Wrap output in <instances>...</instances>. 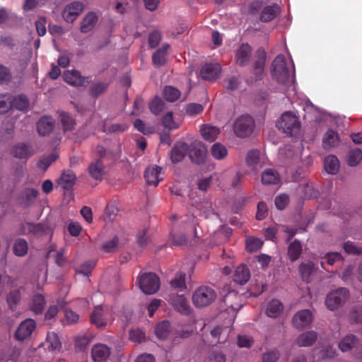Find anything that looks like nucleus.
<instances>
[{
    "mask_svg": "<svg viewBox=\"0 0 362 362\" xmlns=\"http://www.w3.org/2000/svg\"><path fill=\"white\" fill-rule=\"evenodd\" d=\"M46 305V300L42 294L35 295L30 304V310L35 314L39 315L42 313Z\"/></svg>",
    "mask_w": 362,
    "mask_h": 362,
    "instance_id": "obj_31",
    "label": "nucleus"
},
{
    "mask_svg": "<svg viewBox=\"0 0 362 362\" xmlns=\"http://www.w3.org/2000/svg\"><path fill=\"white\" fill-rule=\"evenodd\" d=\"M349 320L353 323H362V308H353L349 313Z\"/></svg>",
    "mask_w": 362,
    "mask_h": 362,
    "instance_id": "obj_64",
    "label": "nucleus"
},
{
    "mask_svg": "<svg viewBox=\"0 0 362 362\" xmlns=\"http://www.w3.org/2000/svg\"><path fill=\"white\" fill-rule=\"evenodd\" d=\"M110 354V350L105 344H97L92 349V358L95 362H105Z\"/></svg>",
    "mask_w": 362,
    "mask_h": 362,
    "instance_id": "obj_20",
    "label": "nucleus"
},
{
    "mask_svg": "<svg viewBox=\"0 0 362 362\" xmlns=\"http://www.w3.org/2000/svg\"><path fill=\"white\" fill-rule=\"evenodd\" d=\"M189 146L188 156L192 163H203L206 158L207 150L202 141L195 140Z\"/></svg>",
    "mask_w": 362,
    "mask_h": 362,
    "instance_id": "obj_7",
    "label": "nucleus"
},
{
    "mask_svg": "<svg viewBox=\"0 0 362 362\" xmlns=\"http://www.w3.org/2000/svg\"><path fill=\"white\" fill-rule=\"evenodd\" d=\"M252 49L248 44H242L237 49L236 63L240 66H247L250 62Z\"/></svg>",
    "mask_w": 362,
    "mask_h": 362,
    "instance_id": "obj_14",
    "label": "nucleus"
},
{
    "mask_svg": "<svg viewBox=\"0 0 362 362\" xmlns=\"http://www.w3.org/2000/svg\"><path fill=\"white\" fill-rule=\"evenodd\" d=\"M246 162L248 166L252 169H256L259 165V152L256 150H252L247 153Z\"/></svg>",
    "mask_w": 362,
    "mask_h": 362,
    "instance_id": "obj_45",
    "label": "nucleus"
},
{
    "mask_svg": "<svg viewBox=\"0 0 362 362\" xmlns=\"http://www.w3.org/2000/svg\"><path fill=\"white\" fill-rule=\"evenodd\" d=\"M280 8L277 4L266 6L260 15V20L262 22H269L273 20L279 13Z\"/></svg>",
    "mask_w": 362,
    "mask_h": 362,
    "instance_id": "obj_30",
    "label": "nucleus"
},
{
    "mask_svg": "<svg viewBox=\"0 0 362 362\" xmlns=\"http://www.w3.org/2000/svg\"><path fill=\"white\" fill-rule=\"evenodd\" d=\"M163 95L168 101L174 102L180 96V92L175 87L166 86L163 90Z\"/></svg>",
    "mask_w": 362,
    "mask_h": 362,
    "instance_id": "obj_51",
    "label": "nucleus"
},
{
    "mask_svg": "<svg viewBox=\"0 0 362 362\" xmlns=\"http://www.w3.org/2000/svg\"><path fill=\"white\" fill-rule=\"evenodd\" d=\"M200 132L204 140L213 142L220 134L218 127L209 124H203L200 128Z\"/></svg>",
    "mask_w": 362,
    "mask_h": 362,
    "instance_id": "obj_25",
    "label": "nucleus"
},
{
    "mask_svg": "<svg viewBox=\"0 0 362 362\" xmlns=\"http://www.w3.org/2000/svg\"><path fill=\"white\" fill-rule=\"evenodd\" d=\"M42 346H45V349L49 351H56L60 349L61 342L55 332H49L45 341L42 344Z\"/></svg>",
    "mask_w": 362,
    "mask_h": 362,
    "instance_id": "obj_32",
    "label": "nucleus"
},
{
    "mask_svg": "<svg viewBox=\"0 0 362 362\" xmlns=\"http://www.w3.org/2000/svg\"><path fill=\"white\" fill-rule=\"evenodd\" d=\"M170 332V325L168 321H163L155 328V334L158 338L165 339Z\"/></svg>",
    "mask_w": 362,
    "mask_h": 362,
    "instance_id": "obj_40",
    "label": "nucleus"
},
{
    "mask_svg": "<svg viewBox=\"0 0 362 362\" xmlns=\"http://www.w3.org/2000/svg\"><path fill=\"white\" fill-rule=\"evenodd\" d=\"M221 70L218 63L205 64L201 69L200 76L205 81H214L218 77Z\"/></svg>",
    "mask_w": 362,
    "mask_h": 362,
    "instance_id": "obj_13",
    "label": "nucleus"
},
{
    "mask_svg": "<svg viewBox=\"0 0 362 362\" xmlns=\"http://www.w3.org/2000/svg\"><path fill=\"white\" fill-rule=\"evenodd\" d=\"M279 181V174L274 169H266L262 174V182L264 185H276L278 184Z\"/></svg>",
    "mask_w": 362,
    "mask_h": 362,
    "instance_id": "obj_29",
    "label": "nucleus"
},
{
    "mask_svg": "<svg viewBox=\"0 0 362 362\" xmlns=\"http://www.w3.org/2000/svg\"><path fill=\"white\" fill-rule=\"evenodd\" d=\"M163 125L169 130L176 129L179 127V124L176 123L172 115V112H169L165 114L162 119Z\"/></svg>",
    "mask_w": 362,
    "mask_h": 362,
    "instance_id": "obj_57",
    "label": "nucleus"
},
{
    "mask_svg": "<svg viewBox=\"0 0 362 362\" xmlns=\"http://www.w3.org/2000/svg\"><path fill=\"white\" fill-rule=\"evenodd\" d=\"M362 160V151L356 148L349 151L348 154V164L350 166L357 165Z\"/></svg>",
    "mask_w": 362,
    "mask_h": 362,
    "instance_id": "obj_48",
    "label": "nucleus"
},
{
    "mask_svg": "<svg viewBox=\"0 0 362 362\" xmlns=\"http://www.w3.org/2000/svg\"><path fill=\"white\" fill-rule=\"evenodd\" d=\"M262 245V242L257 238H248L246 240V250L250 252L258 250Z\"/></svg>",
    "mask_w": 362,
    "mask_h": 362,
    "instance_id": "obj_55",
    "label": "nucleus"
},
{
    "mask_svg": "<svg viewBox=\"0 0 362 362\" xmlns=\"http://www.w3.org/2000/svg\"><path fill=\"white\" fill-rule=\"evenodd\" d=\"M134 127L145 135L151 134L154 132L152 127L146 126L141 119H136L134 123Z\"/></svg>",
    "mask_w": 362,
    "mask_h": 362,
    "instance_id": "obj_60",
    "label": "nucleus"
},
{
    "mask_svg": "<svg viewBox=\"0 0 362 362\" xmlns=\"http://www.w3.org/2000/svg\"><path fill=\"white\" fill-rule=\"evenodd\" d=\"M325 170L331 175L336 174L339 168V163L337 158L334 156H329L325 158L324 161Z\"/></svg>",
    "mask_w": 362,
    "mask_h": 362,
    "instance_id": "obj_36",
    "label": "nucleus"
},
{
    "mask_svg": "<svg viewBox=\"0 0 362 362\" xmlns=\"http://www.w3.org/2000/svg\"><path fill=\"white\" fill-rule=\"evenodd\" d=\"M315 269V264L312 262H303L299 266V271L301 274L302 278L304 280H308L311 274L313 272Z\"/></svg>",
    "mask_w": 362,
    "mask_h": 362,
    "instance_id": "obj_47",
    "label": "nucleus"
},
{
    "mask_svg": "<svg viewBox=\"0 0 362 362\" xmlns=\"http://www.w3.org/2000/svg\"><path fill=\"white\" fill-rule=\"evenodd\" d=\"M302 252V245L300 243L295 240L288 247V255L291 261L298 259Z\"/></svg>",
    "mask_w": 362,
    "mask_h": 362,
    "instance_id": "obj_38",
    "label": "nucleus"
},
{
    "mask_svg": "<svg viewBox=\"0 0 362 362\" xmlns=\"http://www.w3.org/2000/svg\"><path fill=\"white\" fill-rule=\"evenodd\" d=\"M63 78L67 83L74 86H83L91 81V76L83 77L80 72L76 70L66 71Z\"/></svg>",
    "mask_w": 362,
    "mask_h": 362,
    "instance_id": "obj_11",
    "label": "nucleus"
},
{
    "mask_svg": "<svg viewBox=\"0 0 362 362\" xmlns=\"http://www.w3.org/2000/svg\"><path fill=\"white\" fill-rule=\"evenodd\" d=\"M48 231V228L42 223H33L26 222L22 224L21 233L23 235H33L40 236Z\"/></svg>",
    "mask_w": 362,
    "mask_h": 362,
    "instance_id": "obj_16",
    "label": "nucleus"
},
{
    "mask_svg": "<svg viewBox=\"0 0 362 362\" xmlns=\"http://www.w3.org/2000/svg\"><path fill=\"white\" fill-rule=\"evenodd\" d=\"M267 54L263 48H259L255 54L251 72L253 75V81H257L262 79L264 71Z\"/></svg>",
    "mask_w": 362,
    "mask_h": 362,
    "instance_id": "obj_8",
    "label": "nucleus"
},
{
    "mask_svg": "<svg viewBox=\"0 0 362 362\" xmlns=\"http://www.w3.org/2000/svg\"><path fill=\"white\" fill-rule=\"evenodd\" d=\"M13 250L18 257L25 256L28 250L27 241L23 238L16 239L14 242Z\"/></svg>",
    "mask_w": 362,
    "mask_h": 362,
    "instance_id": "obj_39",
    "label": "nucleus"
},
{
    "mask_svg": "<svg viewBox=\"0 0 362 362\" xmlns=\"http://www.w3.org/2000/svg\"><path fill=\"white\" fill-rule=\"evenodd\" d=\"M358 343L359 339L355 335L347 334L339 342L338 347L342 352H345L356 347Z\"/></svg>",
    "mask_w": 362,
    "mask_h": 362,
    "instance_id": "obj_27",
    "label": "nucleus"
},
{
    "mask_svg": "<svg viewBox=\"0 0 362 362\" xmlns=\"http://www.w3.org/2000/svg\"><path fill=\"white\" fill-rule=\"evenodd\" d=\"M94 262H86L83 264H81L76 269V272L78 274H83L84 276H88L90 273L92 269L94 267Z\"/></svg>",
    "mask_w": 362,
    "mask_h": 362,
    "instance_id": "obj_62",
    "label": "nucleus"
},
{
    "mask_svg": "<svg viewBox=\"0 0 362 362\" xmlns=\"http://www.w3.org/2000/svg\"><path fill=\"white\" fill-rule=\"evenodd\" d=\"M283 310V305L276 299L272 300L267 305V315L270 317H278Z\"/></svg>",
    "mask_w": 362,
    "mask_h": 362,
    "instance_id": "obj_37",
    "label": "nucleus"
},
{
    "mask_svg": "<svg viewBox=\"0 0 362 362\" xmlns=\"http://www.w3.org/2000/svg\"><path fill=\"white\" fill-rule=\"evenodd\" d=\"M54 120L50 117H42L37 123V130L41 136L49 135L54 129Z\"/></svg>",
    "mask_w": 362,
    "mask_h": 362,
    "instance_id": "obj_17",
    "label": "nucleus"
},
{
    "mask_svg": "<svg viewBox=\"0 0 362 362\" xmlns=\"http://www.w3.org/2000/svg\"><path fill=\"white\" fill-rule=\"evenodd\" d=\"M65 304L66 303L64 300L59 299L57 301L56 305H51L45 313V320H49L54 318L55 316L57 315L59 309L64 308L65 306Z\"/></svg>",
    "mask_w": 362,
    "mask_h": 362,
    "instance_id": "obj_43",
    "label": "nucleus"
},
{
    "mask_svg": "<svg viewBox=\"0 0 362 362\" xmlns=\"http://www.w3.org/2000/svg\"><path fill=\"white\" fill-rule=\"evenodd\" d=\"M211 155L216 159L221 160L227 156L226 148L220 143L214 144L211 149Z\"/></svg>",
    "mask_w": 362,
    "mask_h": 362,
    "instance_id": "obj_46",
    "label": "nucleus"
},
{
    "mask_svg": "<svg viewBox=\"0 0 362 362\" xmlns=\"http://www.w3.org/2000/svg\"><path fill=\"white\" fill-rule=\"evenodd\" d=\"M164 107L165 102L159 98H156L150 104V110L156 115H159L164 109Z\"/></svg>",
    "mask_w": 362,
    "mask_h": 362,
    "instance_id": "obj_58",
    "label": "nucleus"
},
{
    "mask_svg": "<svg viewBox=\"0 0 362 362\" xmlns=\"http://www.w3.org/2000/svg\"><path fill=\"white\" fill-rule=\"evenodd\" d=\"M240 296L235 291L228 292L225 296L221 304V309L228 312L233 316L236 311L240 310L242 304L240 301Z\"/></svg>",
    "mask_w": 362,
    "mask_h": 362,
    "instance_id": "obj_9",
    "label": "nucleus"
},
{
    "mask_svg": "<svg viewBox=\"0 0 362 362\" xmlns=\"http://www.w3.org/2000/svg\"><path fill=\"white\" fill-rule=\"evenodd\" d=\"M250 276V271L248 267L245 264H241L236 267L233 280L235 283L243 285L249 281Z\"/></svg>",
    "mask_w": 362,
    "mask_h": 362,
    "instance_id": "obj_22",
    "label": "nucleus"
},
{
    "mask_svg": "<svg viewBox=\"0 0 362 362\" xmlns=\"http://www.w3.org/2000/svg\"><path fill=\"white\" fill-rule=\"evenodd\" d=\"M255 129V121L249 115H243L238 117L233 123V132L240 138L250 136Z\"/></svg>",
    "mask_w": 362,
    "mask_h": 362,
    "instance_id": "obj_4",
    "label": "nucleus"
},
{
    "mask_svg": "<svg viewBox=\"0 0 362 362\" xmlns=\"http://www.w3.org/2000/svg\"><path fill=\"white\" fill-rule=\"evenodd\" d=\"M35 328L34 320L28 318L21 323L16 332V337L19 341H23L30 337Z\"/></svg>",
    "mask_w": 362,
    "mask_h": 362,
    "instance_id": "obj_15",
    "label": "nucleus"
},
{
    "mask_svg": "<svg viewBox=\"0 0 362 362\" xmlns=\"http://www.w3.org/2000/svg\"><path fill=\"white\" fill-rule=\"evenodd\" d=\"M61 122L64 132L73 130L76 124L71 116L66 113L61 115Z\"/></svg>",
    "mask_w": 362,
    "mask_h": 362,
    "instance_id": "obj_53",
    "label": "nucleus"
},
{
    "mask_svg": "<svg viewBox=\"0 0 362 362\" xmlns=\"http://www.w3.org/2000/svg\"><path fill=\"white\" fill-rule=\"evenodd\" d=\"M317 339V333L313 330L303 332L296 339L299 346H310Z\"/></svg>",
    "mask_w": 362,
    "mask_h": 362,
    "instance_id": "obj_23",
    "label": "nucleus"
},
{
    "mask_svg": "<svg viewBox=\"0 0 362 362\" xmlns=\"http://www.w3.org/2000/svg\"><path fill=\"white\" fill-rule=\"evenodd\" d=\"M349 298V290L342 287L330 291L327 295L325 304L329 310L334 311L342 307Z\"/></svg>",
    "mask_w": 362,
    "mask_h": 362,
    "instance_id": "obj_3",
    "label": "nucleus"
},
{
    "mask_svg": "<svg viewBox=\"0 0 362 362\" xmlns=\"http://www.w3.org/2000/svg\"><path fill=\"white\" fill-rule=\"evenodd\" d=\"M276 127L288 136L297 134L300 128L298 117L292 112H285L278 120Z\"/></svg>",
    "mask_w": 362,
    "mask_h": 362,
    "instance_id": "obj_1",
    "label": "nucleus"
},
{
    "mask_svg": "<svg viewBox=\"0 0 362 362\" xmlns=\"http://www.w3.org/2000/svg\"><path fill=\"white\" fill-rule=\"evenodd\" d=\"M22 290V288L14 289L13 291H11L8 294L6 298L7 303L10 308H11L12 310H13L16 308V305L20 301Z\"/></svg>",
    "mask_w": 362,
    "mask_h": 362,
    "instance_id": "obj_42",
    "label": "nucleus"
},
{
    "mask_svg": "<svg viewBox=\"0 0 362 362\" xmlns=\"http://www.w3.org/2000/svg\"><path fill=\"white\" fill-rule=\"evenodd\" d=\"M57 156L55 154L44 156L40 159L37 166L40 169L46 170L49 165L57 160Z\"/></svg>",
    "mask_w": 362,
    "mask_h": 362,
    "instance_id": "obj_56",
    "label": "nucleus"
},
{
    "mask_svg": "<svg viewBox=\"0 0 362 362\" xmlns=\"http://www.w3.org/2000/svg\"><path fill=\"white\" fill-rule=\"evenodd\" d=\"M189 146L186 143H177L171 150L170 158L173 163H178L182 160L188 153Z\"/></svg>",
    "mask_w": 362,
    "mask_h": 362,
    "instance_id": "obj_19",
    "label": "nucleus"
},
{
    "mask_svg": "<svg viewBox=\"0 0 362 362\" xmlns=\"http://www.w3.org/2000/svg\"><path fill=\"white\" fill-rule=\"evenodd\" d=\"M12 107L25 111L29 107V100L25 95H18L12 100Z\"/></svg>",
    "mask_w": 362,
    "mask_h": 362,
    "instance_id": "obj_44",
    "label": "nucleus"
},
{
    "mask_svg": "<svg viewBox=\"0 0 362 362\" xmlns=\"http://www.w3.org/2000/svg\"><path fill=\"white\" fill-rule=\"evenodd\" d=\"M107 84L103 82H98L93 84L89 89V94L94 98L98 97L100 95L105 92Z\"/></svg>",
    "mask_w": 362,
    "mask_h": 362,
    "instance_id": "obj_52",
    "label": "nucleus"
},
{
    "mask_svg": "<svg viewBox=\"0 0 362 362\" xmlns=\"http://www.w3.org/2000/svg\"><path fill=\"white\" fill-rule=\"evenodd\" d=\"M141 290L146 294L155 293L160 287L159 278L154 273H145L139 278Z\"/></svg>",
    "mask_w": 362,
    "mask_h": 362,
    "instance_id": "obj_6",
    "label": "nucleus"
},
{
    "mask_svg": "<svg viewBox=\"0 0 362 362\" xmlns=\"http://www.w3.org/2000/svg\"><path fill=\"white\" fill-rule=\"evenodd\" d=\"M76 182V175L70 170H65L59 179L58 184L65 190H70Z\"/></svg>",
    "mask_w": 362,
    "mask_h": 362,
    "instance_id": "obj_21",
    "label": "nucleus"
},
{
    "mask_svg": "<svg viewBox=\"0 0 362 362\" xmlns=\"http://www.w3.org/2000/svg\"><path fill=\"white\" fill-rule=\"evenodd\" d=\"M127 128L128 125L124 123L112 124L107 127H105L104 132L109 134H118L124 132Z\"/></svg>",
    "mask_w": 362,
    "mask_h": 362,
    "instance_id": "obj_59",
    "label": "nucleus"
},
{
    "mask_svg": "<svg viewBox=\"0 0 362 362\" xmlns=\"http://www.w3.org/2000/svg\"><path fill=\"white\" fill-rule=\"evenodd\" d=\"M98 21V16L93 12H89L81 21V31L87 33L93 30Z\"/></svg>",
    "mask_w": 362,
    "mask_h": 362,
    "instance_id": "obj_28",
    "label": "nucleus"
},
{
    "mask_svg": "<svg viewBox=\"0 0 362 362\" xmlns=\"http://www.w3.org/2000/svg\"><path fill=\"white\" fill-rule=\"evenodd\" d=\"M12 107V99L8 94L0 95V114H5Z\"/></svg>",
    "mask_w": 362,
    "mask_h": 362,
    "instance_id": "obj_49",
    "label": "nucleus"
},
{
    "mask_svg": "<svg viewBox=\"0 0 362 362\" xmlns=\"http://www.w3.org/2000/svg\"><path fill=\"white\" fill-rule=\"evenodd\" d=\"M90 322L98 327H103L107 322L103 317V310L101 306H96L90 315Z\"/></svg>",
    "mask_w": 362,
    "mask_h": 362,
    "instance_id": "obj_34",
    "label": "nucleus"
},
{
    "mask_svg": "<svg viewBox=\"0 0 362 362\" xmlns=\"http://www.w3.org/2000/svg\"><path fill=\"white\" fill-rule=\"evenodd\" d=\"M216 291L210 286H202L197 288L192 294V302L197 308L209 305L216 298Z\"/></svg>",
    "mask_w": 362,
    "mask_h": 362,
    "instance_id": "obj_2",
    "label": "nucleus"
},
{
    "mask_svg": "<svg viewBox=\"0 0 362 362\" xmlns=\"http://www.w3.org/2000/svg\"><path fill=\"white\" fill-rule=\"evenodd\" d=\"M185 274L182 273H177L175 276L170 281L171 286L179 291H182L185 288Z\"/></svg>",
    "mask_w": 362,
    "mask_h": 362,
    "instance_id": "obj_50",
    "label": "nucleus"
},
{
    "mask_svg": "<svg viewBox=\"0 0 362 362\" xmlns=\"http://www.w3.org/2000/svg\"><path fill=\"white\" fill-rule=\"evenodd\" d=\"M161 170L162 168L156 165L147 168L144 173L147 184L157 186L160 180H162L160 177Z\"/></svg>",
    "mask_w": 362,
    "mask_h": 362,
    "instance_id": "obj_18",
    "label": "nucleus"
},
{
    "mask_svg": "<svg viewBox=\"0 0 362 362\" xmlns=\"http://www.w3.org/2000/svg\"><path fill=\"white\" fill-rule=\"evenodd\" d=\"M271 71L272 77L278 83L285 84L289 81V71L283 55L279 54L276 57L272 63Z\"/></svg>",
    "mask_w": 362,
    "mask_h": 362,
    "instance_id": "obj_5",
    "label": "nucleus"
},
{
    "mask_svg": "<svg viewBox=\"0 0 362 362\" xmlns=\"http://www.w3.org/2000/svg\"><path fill=\"white\" fill-rule=\"evenodd\" d=\"M79 316L71 310H64V325H72L78 322Z\"/></svg>",
    "mask_w": 362,
    "mask_h": 362,
    "instance_id": "obj_63",
    "label": "nucleus"
},
{
    "mask_svg": "<svg viewBox=\"0 0 362 362\" xmlns=\"http://www.w3.org/2000/svg\"><path fill=\"white\" fill-rule=\"evenodd\" d=\"M229 331L228 327L216 326L211 331V334L214 339H217L218 342H222L226 339Z\"/></svg>",
    "mask_w": 362,
    "mask_h": 362,
    "instance_id": "obj_41",
    "label": "nucleus"
},
{
    "mask_svg": "<svg viewBox=\"0 0 362 362\" xmlns=\"http://www.w3.org/2000/svg\"><path fill=\"white\" fill-rule=\"evenodd\" d=\"M280 357V352L276 349L267 351L262 354V362H276Z\"/></svg>",
    "mask_w": 362,
    "mask_h": 362,
    "instance_id": "obj_54",
    "label": "nucleus"
},
{
    "mask_svg": "<svg viewBox=\"0 0 362 362\" xmlns=\"http://www.w3.org/2000/svg\"><path fill=\"white\" fill-rule=\"evenodd\" d=\"M313 321L312 312L308 309L298 311L293 317L292 322L297 329H302L309 325Z\"/></svg>",
    "mask_w": 362,
    "mask_h": 362,
    "instance_id": "obj_12",
    "label": "nucleus"
},
{
    "mask_svg": "<svg viewBox=\"0 0 362 362\" xmlns=\"http://www.w3.org/2000/svg\"><path fill=\"white\" fill-rule=\"evenodd\" d=\"M90 175L95 180H101L105 175V168L100 160L92 162L88 167Z\"/></svg>",
    "mask_w": 362,
    "mask_h": 362,
    "instance_id": "obj_26",
    "label": "nucleus"
},
{
    "mask_svg": "<svg viewBox=\"0 0 362 362\" xmlns=\"http://www.w3.org/2000/svg\"><path fill=\"white\" fill-rule=\"evenodd\" d=\"M12 154L17 158L26 159L34 154V151L27 144H19L13 148Z\"/></svg>",
    "mask_w": 362,
    "mask_h": 362,
    "instance_id": "obj_24",
    "label": "nucleus"
},
{
    "mask_svg": "<svg viewBox=\"0 0 362 362\" xmlns=\"http://www.w3.org/2000/svg\"><path fill=\"white\" fill-rule=\"evenodd\" d=\"M84 9V5L79 1H74L67 4L62 12V16L64 21L68 23H73L76 18L82 13Z\"/></svg>",
    "mask_w": 362,
    "mask_h": 362,
    "instance_id": "obj_10",
    "label": "nucleus"
},
{
    "mask_svg": "<svg viewBox=\"0 0 362 362\" xmlns=\"http://www.w3.org/2000/svg\"><path fill=\"white\" fill-rule=\"evenodd\" d=\"M11 78L12 74L11 70L8 67L0 64V84L7 83Z\"/></svg>",
    "mask_w": 362,
    "mask_h": 362,
    "instance_id": "obj_61",
    "label": "nucleus"
},
{
    "mask_svg": "<svg viewBox=\"0 0 362 362\" xmlns=\"http://www.w3.org/2000/svg\"><path fill=\"white\" fill-rule=\"evenodd\" d=\"M339 144V136L333 130H328L323 137L322 145L326 149L336 146Z\"/></svg>",
    "mask_w": 362,
    "mask_h": 362,
    "instance_id": "obj_35",
    "label": "nucleus"
},
{
    "mask_svg": "<svg viewBox=\"0 0 362 362\" xmlns=\"http://www.w3.org/2000/svg\"><path fill=\"white\" fill-rule=\"evenodd\" d=\"M169 47V45L165 44L161 48L157 49L153 54V63L156 66H163L166 62V53Z\"/></svg>",
    "mask_w": 362,
    "mask_h": 362,
    "instance_id": "obj_33",
    "label": "nucleus"
}]
</instances>
